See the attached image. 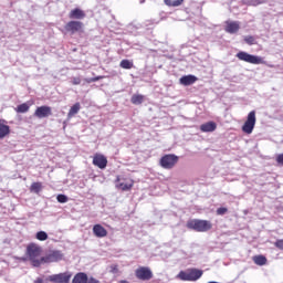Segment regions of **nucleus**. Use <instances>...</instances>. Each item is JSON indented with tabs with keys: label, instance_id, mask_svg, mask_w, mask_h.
Instances as JSON below:
<instances>
[{
	"label": "nucleus",
	"instance_id": "obj_10",
	"mask_svg": "<svg viewBox=\"0 0 283 283\" xmlns=\"http://www.w3.org/2000/svg\"><path fill=\"white\" fill-rule=\"evenodd\" d=\"M35 118H48L52 116V107L50 106H39L34 112Z\"/></svg>",
	"mask_w": 283,
	"mask_h": 283
},
{
	"label": "nucleus",
	"instance_id": "obj_33",
	"mask_svg": "<svg viewBox=\"0 0 283 283\" xmlns=\"http://www.w3.org/2000/svg\"><path fill=\"white\" fill-rule=\"evenodd\" d=\"M86 83H96V81H101V76H96V77H90L85 80Z\"/></svg>",
	"mask_w": 283,
	"mask_h": 283
},
{
	"label": "nucleus",
	"instance_id": "obj_40",
	"mask_svg": "<svg viewBox=\"0 0 283 283\" xmlns=\"http://www.w3.org/2000/svg\"><path fill=\"white\" fill-rule=\"evenodd\" d=\"M111 273H118V268L116 265H112Z\"/></svg>",
	"mask_w": 283,
	"mask_h": 283
},
{
	"label": "nucleus",
	"instance_id": "obj_2",
	"mask_svg": "<svg viewBox=\"0 0 283 283\" xmlns=\"http://www.w3.org/2000/svg\"><path fill=\"white\" fill-rule=\"evenodd\" d=\"M27 254L29 255V260L32 266L39 268L43 264V256H41V247L34 243L29 244L27 248Z\"/></svg>",
	"mask_w": 283,
	"mask_h": 283
},
{
	"label": "nucleus",
	"instance_id": "obj_1",
	"mask_svg": "<svg viewBox=\"0 0 283 283\" xmlns=\"http://www.w3.org/2000/svg\"><path fill=\"white\" fill-rule=\"evenodd\" d=\"M187 227L192 231H197V233H207V231H211V229H213L211 221L201 219H192L188 221Z\"/></svg>",
	"mask_w": 283,
	"mask_h": 283
},
{
	"label": "nucleus",
	"instance_id": "obj_5",
	"mask_svg": "<svg viewBox=\"0 0 283 283\" xmlns=\"http://www.w3.org/2000/svg\"><path fill=\"white\" fill-rule=\"evenodd\" d=\"M70 280H72V273L70 272L52 274L46 277V282L51 283H70Z\"/></svg>",
	"mask_w": 283,
	"mask_h": 283
},
{
	"label": "nucleus",
	"instance_id": "obj_39",
	"mask_svg": "<svg viewBox=\"0 0 283 283\" xmlns=\"http://www.w3.org/2000/svg\"><path fill=\"white\" fill-rule=\"evenodd\" d=\"M276 163L279 165H283V154H280L277 157H276Z\"/></svg>",
	"mask_w": 283,
	"mask_h": 283
},
{
	"label": "nucleus",
	"instance_id": "obj_14",
	"mask_svg": "<svg viewBox=\"0 0 283 283\" xmlns=\"http://www.w3.org/2000/svg\"><path fill=\"white\" fill-rule=\"evenodd\" d=\"M202 273H203L202 270H198V269L188 270L190 282H197V280H200L202 277Z\"/></svg>",
	"mask_w": 283,
	"mask_h": 283
},
{
	"label": "nucleus",
	"instance_id": "obj_35",
	"mask_svg": "<svg viewBox=\"0 0 283 283\" xmlns=\"http://www.w3.org/2000/svg\"><path fill=\"white\" fill-rule=\"evenodd\" d=\"M151 25H154V21L153 20H146L144 22V28L149 29V28H151Z\"/></svg>",
	"mask_w": 283,
	"mask_h": 283
},
{
	"label": "nucleus",
	"instance_id": "obj_3",
	"mask_svg": "<svg viewBox=\"0 0 283 283\" xmlns=\"http://www.w3.org/2000/svg\"><path fill=\"white\" fill-rule=\"evenodd\" d=\"M235 56L239 59V61H244L245 63H251L252 65H262L264 63V60L261 56L249 54L244 51H240Z\"/></svg>",
	"mask_w": 283,
	"mask_h": 283
},
{
	"label": "nucleus",
	"instance_id": "obj_30",
	"mask_svg": "<svg viewBox=\"0 0 283 283\" xmlns=\"http://www.w3.org/2000/svg\"><path fill=\"white\" fill-rule=\"evenodd\" d=\"M56 200H57V202H60L61 205H65V202H67L69 198H67V196H65V195H57Z\"/></svg>",
	"mask_w": 283,
	"mask_h": 283
},
{
	"label": "nucleus",
	"instance_id": "obj_15",
	"mask_svg": "<svg viewBox=\"0 0 283 283\" xmlns=\"http://www.w3.org/2000/svg\"><path fill=\"white\" fill-rule=\"evenodd\" d=\"M69 18L77 19V20L85 19V11H83L78 8H75L73 10H71V12L69 13Z\"/></svg>",
	"mask_w": 283,
	"mask_h": 283
},
{
	"label": "nucleus",
	"instance_id": "obj_32",
	"mask_svg": "<svg viewBox=\"0 0 283 283\" xmlns=\"http://www.w3.org/2000/svg\"><path fill=\"white\" fill-rule=\"evenodd\" d=\"M123 191H129V189L133 187L132 184H120Z\"/></svg>",
	"mask_w": 283,
	"mask_h": 283
},
{
	"label": "nucleus",
	"instance_id": "obj_22",
	"mask_svg": "<svg viewBox=\"0 0 283 283\" xmlns=\"http://www.w3.org/2000/svg\"><path fill=\"white\" fill-rule=\"evenodd\" d=\"M166 6H169V8H178V6H182L185 0H164Z\"/></svg>",
	"mask_w": 283,
	"mask_h": 283
},
{
	"label": "nucleus",
	"instance_id": "obj_21",
	"mask_svg": "<svg viewBox=\"0 0 283 283\" xmlns=\"http://www.w3.org/2000/svg\"><path fill=\"white\" fill-rule=\"evenodd\" d=\"M143 101H145V96L143 95H133L130 98V103H133V105H143Z\"/></svg>",
	"mask_w": 283,
	"mask_h": 283
},
{
	"label": "nucleus",
	"instance_id": "obj_38",
	"mask_svg": "<svg viewBox=\"0 0 283 283\" xmlns=\"http://www.w3.org/2000/svg\"><path fill=\"white\" fill-rule=\"evenodd\" d=\"M73 85H81V77H73Z\"/></svg>",
	"mask_w": 283,
	"mask_h": 283
},
{
	"label": "nucleus",
	"instance_id": "obj_29",
	"mask_svg": "<svg viewBox=\"0 0 283 283\" xmlns=\"http://www.w3.org/2000/svg\"><path fill=\"white\" fill-rule=\"evenodd\" d=\"M244 41L248 45H255V38H253V35H247Z\"/></svg>",
	"mask_w": 283,
	"mask_h": 283
},
{
	"label": "nucleus",
	"instance_id": "obj_4",
	"mask_svg": "<svg viewBox=\"0 0 283 283\" xmlns=\"http://www.w3.org/2000/svg\"><path fill=\"white\" fill-rule=\"evenodd\" d=\"M255 111H252L248 114L247 120L242 126V132L244 134H253V129H255Z\"/></svg>",
	"mask_w": 283,
	"mask_h": 283
},
{
	"label": "nucleus",
	"instance_id": "obj_36",
	"mask_svg": "<svg viewBox=\"0 0 283 283\" xmlns=\"http://www.w3.org/2000/svg\"><path fill=\"white\" fill-rule=\"evenodd\" d=\"M217 213H218V216H224V213H227V208L217 209Z\"/></svg>",
	"mask_w": 283,
	"mask_h": 283
},
{
	"label": "nucleus",
	"instance_id": "obj_8",
	"mask_svg": "<svg viewBox=\"0 0 283 283\" xmlns=\"http://www.w3.org/2000/svg\"><path fill=\"white\" fill-rule=\"evenodd\" d=\"M63 260V252L55 250L50 252L46 256H42L43 264H50L52 262H61Z\"/></svg>",
	"mask_w": 283,
	"mask_h": 283
},
{
	"label": "nucleus",
	"instance_id": "obj_26",
	"mask_svg": "<svg viewBox=\"0 0 283 283\" xmlns=\"http://www.w3.org/2000/svg\"><path fill=\"white\" fill-rule=\"evenodd\" d=\"M119 66L123 67V70H132L134 67V63L129 60H122Z\"/></svg>",
	"mask_w": 283,
	"mask_h": 283
},
{
	"label": "nucleus",
	"instance_id": "obj_23",
	"mask_svg": "<svg viewBox=\"0 0 283 283\" xmlns=\"http://www.w3.org/2000/svg\"><path fill=\"white\" fill-rule=\"evenodd\" d=\"M17 112H18V114H25V113L30 112V105H28L27 103L18 105Z\"/></svg>",
	"mask_w": 283,
	"mask_h": 283
},
{
	"label": "nucleus",
	"instance_id": "obj_12",
	"mask_svg": "<svg viewBox=\"0 0 283 283\" xmlns=\"http://www.w3.org/2000/svg\"><path fill=\"white\" fill-rule=\"evenodd\" d=\"M93 165L98 167V169H105V167H107V158L103 155H96L93 158Z\"/></svg>",
	"mask_w": 283,
	"mask_h": 283
},
{
	"label": "nucleus",
	"instance_id": "obj_42",
	"mask_svg": "<svg viewBox=\"0 0 283 283\" xmlns=\"http://www.w3.org/2000/svg\"><path fill=\"white\" fill-rule=\"evenodd\" d=\"M120 283H129L128 281H120Z\"/></svg>",
	"mask_w": 283,
	"mask_h": 283
},
{
	"label": "nucleus",
	"instance_id": "obj_34",
	"mask_svg": "<svg viewBox=\"0 0 283 283\" xmlns=\"http://www.w3.org/2000/svg\"><path fill=\"white\" fill-rule=\"evenodd\" d=\"M274 245L276 247V249H281V251H283V239L277 240Z\"/></svg>",
	"mask_w": 283,
	"mask_h": 283
},
{
	"label": "nucleus",
	"instance_id": "obj_28",
	"mask_svg": "<svg viewBox=\"0 0 283 283\" xmlns=\"http://www.w3.org/2000/svg\"><path fill=\"white\" fill-rule=\"evenodd\" d=\"M248 6H253V7H255V6H262V3H266V1H264V0H248Z\"/></svg>",
	"mask_w": 283,
	"mask_h": 283
},
{
	"label": "nucleus",
	"instance_id": "obj_9",
	"mask_svg": "<svg viewBox=\"0 0 283 283\" xmlns=\"http://www.w3.org/2000/svg\"><path fill=\"white\" fill-rule=\"evenodd\" d=\"M64 30L71 32V34H76V32L83 30V22L72 20L65 24Z\"/></svg>",
	"mask_w": 283,
	"mask_h": 283
},
{
	"label": "nucleus",
	"instance_id": "obj_25",
	"mask_svg": "<svg viewBox=\"0 0 283 283\" xmlns=\"http://www.w3.org/2000/svg\"><path fill=\"white\" fill-rule=\"evenodd\" d=\"M254 263L258 264V266H264V264H266V256L264 255H256L254 256Z\"/></svg>",
	"mask_w": 283,
	"mask_h": 283
},
{
	"label": "nucleus",
	"instance_id": "obj_6",
	"mask_svg": "<svg viewBox=\"0 0 283 283\" xmlns=\"http://www.w3.org/2000/svg\"><path fill=\"white\" fill-rule=\"evenodd\" d=\"M160 166L163 169H174L178 163V156L176 155H165L160 158Z\"/></svg>",
	"mask_w": 283,
	"mask_h": 283
},
{
	"label": "nucleus",
	"instance_id": "obj_24",
	"mask_svg": "<svg viewBox=\"0 0 283 283\" xmlns=\"http://www.w3.org/2000/svg\"><path fill=\"white\" fill-rule=\"evenodd\" d=\"M179 280H182V282H191L189 277V270L188 271H180L179 274L177 275Z\"/></svg>",
	"mask_w": 283,
	"mask_h": 283
},
{
	"label": "nucleus",
	"instance_id": "obj_16",
	"mask_svg": "<svg viewBox=\"0 0 283 283\" xmlns=\"http://www.w3.org/2000/svg\"><path fill=\"white\" fill-rule=\"evenodd\" d=\"M217 128H218V125L216 124V122H208L200 126V129L203 133L216 132Z\"/></svg>",
	"mask_w": 283,
	"mask_h": 283
},
{
	"label": "nucleus",
	"instance_id": "obj_20",
	"mask_svg": "<svg viewBox=\"0 0 283 283\" xmlns=\"http://www.w3.org/2000/svg\"><path fill=\"white\" fill-rule=\"evenodd\" d=\"M4 123L6 120L0 119V138H6L10 134V126Z\"/></svg>",
	"mask_w": 283,
	"mask_h": 283
},
{
	"label": "nucleus",
	"instance_id": "obj_13",
	"mask_svg": "<svg viewBox=\"0 0 283 283\" xmlns=\"http://www.w3.org/2000/svg\"><path fill=\"white\" fill-rule=\"evenodd\" d=\"M93 233L96 238H105L107 237V230L101 226V224H95L93 227Z\"/></svg>",
	"mask_w": 283,
	"mask_h": 283
},
{
	"label": "nucleus",
	"instance_id": "obj_19",
	"mask_svg": "<svg viewBox=\"0 0 283 283\" xmlns=\"http://www.w3.org/2000/svg\"><path fill=\"white\" fill-rule=\"evenodd\" d=\"M78 112H81V103H75L69 111L67 113V118L70 120V118H74V116H76V114H78Z\"/></svg>",
	"mask_w": 283,
	"mask_h": 283
},
{
	"label": "nucleus",
	"instance_id": "obj_31",
	"mask_svg": "<svg viewBox=\"0 0 283 283\" xmlns=\"http://www.w3.org/2000/svg\"><path fill=\"white\" fill-rule=\"evenodd\" d=\"M31 191H34L35 193H39L41 191V185L39 182H33L31 185Z\"/></svg>",
	"mask_w": 283,
	"mask_h": 283
},
{
	"label": "nucleus",
	"instance_id": "obj_27",
	"mask_svg": "<svg viewBox=\"0 0 283 283\" xmlns=\"http://www.w3.org/2000/svg\"><path fill=\"white\" fill-rule=\"evenodd\" d=\"M36 240H40V242H45L48 240V232L45 231H39L35 234Z\"/></svg>",
	"mask_w": 283,
	"mask_h": 283
},
{
	"label": "nucleus",
	"instance_id": "obj_18",
	"mask_svg": "<svg viewBox=\"0 0 283 283\" xmlns=\"http://www.w3.org/2000/svg\"><path fill=\"white\" fill-rule=\"evenodd\" d=\"M72 283H87V273L78 272L74 275Z\"/></svg>",
	"mask_w": 283,
	"mask_h": 283
},
{
	"label": "nucleus",
	"instance_id": "obj_41",
	"mask_svg": "<svg viewBox=\"0 0 283 283\" xmlns=\"http://www.w3.org/2000/svg\"><path fill=\"white\" fill-rule=\"evenodd\" d=\"M33 283H43V280L41 277H38Z\"/></svg>",
	"mask_w": 283,
	"mask_h": 283
},
{
	"label": "nucleus",
	"instance_id": "obj_7",
	"mask_svg": "<svg viewBox=\"0 0 283 283\" xmlns=\"http://www.w3.org/2000/svg\"><path fill=\"white\" fill-rule=\"evenodd\" d=\"M135 275L137 280L147 282L151 280V277H154V272H151V269H149L148 266H142L135 271Z\"/></svg>",
	"mask_w": 283,
	"mask_h": 283
},
{
	"label": "nucleus",
	"instance_id": "obj_37",
	"mask_svg": "<svg viewBox=\"0 0 283 283\" xmlns=\"http://www.w3.org/2000/svg\"><path fill=\"white\" fill-rule=\"evenodd\" d=\"M86 283H101V281L94 279V276H91V277L87 276V282Z\"/></svg>",
	"mask_w": 283,
	"mask_h": 283
},
{
	"label": "nucleus",
	"instance_id": "obj_11",
	"mask_svg": "<svg viewBox=\"0 0 283 283\" xmlns=\"http://www.w3.org/2000/svg\"><path fill=\"white\" fill-rule=\"evenodd\" d=\"M226 24V32H228V34H237V32H240V22L227 21Z\"/></svg>",
	"mask_w": 283,
	"mask_h": 283
},
{
	"label": "nucleus",
	"instance_id": "obj_17",
	"mask_svg": "<svg viewBox=\"0 0 283 283\" xmlns=\"http://www.w3.org/2000/svg\"><path fill=\"white\" fill-rule=\"evenodd\" d=\"M179 81L181 85H193L198 81V77L195 75H184Z\"/></svg>",
	"mask_w": 283,
	"mask_h": 283
}]
</instances>
